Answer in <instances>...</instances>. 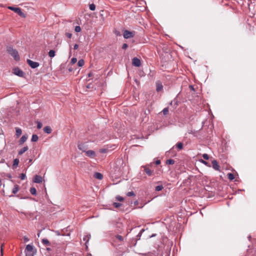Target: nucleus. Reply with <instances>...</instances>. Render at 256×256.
I'll return each instance as SVG.
<instances>
[{
	"instance_id": "11",
	"label": "nucleus",
	"mask_w": 256,
	"mask_h": 256,
	"mask_svg": "<svg viewBox=\"0 0 256 256\" xmlns=\"http://www.w3.org/2000/svg\"><path fill=\"white\" fill-rule=\"evenodd\" d=\"M86 154L87 156H89L92 158H94L96 156L95 152L92 150H86Z\"/></svg>"
},
{
	"instance_id": "4",
	"label": "nucleus",
	"mask_w": 256,
	"mask_h": 256,
	"mask_svg": "<svg viewBox=\"0 0 256 256\" xmlns=\"http://www.w3.org/2000/svg\"><path fill=\"white\" fill-rule=\"evenodd\" d=\"M13 73L21 78H24L25 76V73L18 67L13 69Z\"/></svg>"
},
{
	"instance_id": "24",
	"label": "nucleus",
	"mask_w": 256,
	"mask_h": 256,
	"mask_svg": "<svg viewBox=\"0 0 256 256\" xmlns=\"http://www.w3.org/2000/svg\"><path fill=\"white\" fill-rule=\"evenodd\" d=\"M90 238V234H87L84 236L83 238V240L86 242V244L88 242Z\"/></svg>"
},
{
	"instance_id": "3",
	"label": "nucleus",
	"mask_w": 256,
	"mask_h": 256,
	"mask_svg": "<svg viewBox=\"0 0 256 256\" xmlns=\"http://www.w3.org/2000/svg\"><path fill=\"white\" fill-rule=\"evenodd\" d=\"M8 8L14 12L18 14L22 18L26 17V14L22 11L21 8H15L13 6H8Z\"/></svg>"
},
{
	"instance_id": "50",
	"label": "nucleus",
	"mask_w": 256,
	"mask_h": 256,
	"mask_svg": "<svg viewBox=\"0 0 256 256\" xmlns=\"http://www.w3.org/2000/svg\"><path fill=\"white\" fill-rule=\"evenodd\" d=\"M114 33L116 34V36H120V33L119 31L118 30H115L114 31Z\"/></svg>"
},
{
	"instance_id": "63",
	"label": "nucleus",
	"mask_w": 256,
	"mask_h": 256,
	"mask_svg": "<svg viewBox=\"0 0 256 256\" xmlns=\"http://www.w3.org/2000/svg\"><path fill=\"white\" fill-rule=\"evenodd\" d=\"M158 158H154L153 160H158Z\"/></svg>"
},
{
	"instance_id": "49",
	"label": "nucleus",
	"mask_w": 256,
	"mask_h": 256,
	"mask_svg": "<svg viewBox=\"0 0 256 256\" xmlns=\"http://www.w3.org/2000/svg\"><path fill=\"white\" fill-rule=\"evenodd\" d=\"M128 47V45L126 44V43L124 44H122V49H124L125 50V49L127 48Z\"/></svg>"
},
{
	"instance_id": "17",
	"label": "nucleus",
	"mask_w": 256,
	"mask_h": 256,
	"mask_svg": "<svg viewBox=\"0 0 256 256\" xmlns=\"http://www.w3.org/2000/svg\"><path fill=\"white\" fill-rule=\"evenodd\" d=\"M143 168H144V172L149 176H152V171L148 167L146 166H144Z\"/></svg>"
},
{
	"instance_id": "9",
	"label": "nucleus",
	"mask_w": 256,
	"mask_h": 256,
	"mask_svg": "<svg viewBox=\"0 0 256 256\" xmlns=\"http://www.w3.org/2000/svg\"><path fill=\"white\" fill-rule=\"evenodd\" d=\"M78 149L82 152H86L88 149V146L86 144L80 143L78 144Z\"/></svg>"
},
{
	"instance_id": "54",
	"label": "nucleus",
	"mask_w": 256,
	"mask_h": 256,
	"mask_svg": "<svg viewBox=\"0 0 256 256\" xmlns=\"http://www.w3.org/2000/svg\"><path fill=\"white\" fill-rule=\"evenodd\" d=\"M144 231V229H142L140 232H140V236H142V234L143 233V232Z\"/></svg>"
},
{
	"instance_id": "39",
	"label": "nucleus",
	"mask_w": 256,
	"mask_h": 256,
	"mask_svg": "<svg viewBox=\"0 0 256 256\" xmlns=\"http://www.w3.org/2000/svg\"><path fill=\"white\" fill-rule=\"evenodd\" d=\"M113 206L115 208H118L122 206V204L120 203H119V202H114L113 203Z\"/></svg>"
},
{
	"instance_id": "44",
	"label": "nucleus",
	"mask_w": 256,
	"mask_h": 256,
	"mask_svg": "<svg viewBox=\"0 0 256 256\" xmlns=\"http://www.w3.org/2000/svg\"><path fill=\"white\" fill-rule=\"evenodd\" d=\"M26 177V176L25 174H21L20 176V178L22 180H24L25 179Z\"/></svg>"
},
{
	"instance_id": "27",
	"label": "nucleus",
	"mask_w": 256,
	"mask_h": 256,
	"mask_svg": "<svg viewBox=\"0 0 256 256\" xmlns=\"http://www.w3.org/2000/svg\"><path fill=\"white\" fill-rule=\"evenodd\" d=\"M30 192L32 194L36 196V190L35 188L32 187L30 188Z\"/></svg>"
},
{
	"instance_id": "48",
	"label": "nucleus",
	"mask_w": 256,
	"mask_h": 256,
	"mask_svg": "<svg viewBox=\"0 0 256 256\" xmlns=\"http://www.w3.org/2000/svg\"><path fill=\"white\" fill-rule=\"evenodd\" d=\"M166 164H174L175 161H166Z\"/></svg>"
},
{
	"instance_id": "55",
	"label": "nucleus",
	"mask_w": 256,
	"mask_h": 256,
	"mask_svg": "<svg viewBox=\"0 0 256 256\" xmlns=\"http://www.w3.org/2000/svg\"><path fill=\"white\" fill-rule=\"evenodd\" d=\"M162 49H163V50H164V52H166V53L168 52V51L167 50L168 49L164 47V48H162Z\"/></svg>"
},
{
	"instance_id": "23",
	"label": "nucleus",
	"mask_w": 256,
	"mask_h": 256,
	"mask_svg": "<svg viewBox=\"0 0 256 256\" xmlns=\"http://www.w3.org/2000/svg\"><path fill=\"white\" fill-rule=\"evenodd\" d=\"M33 246L32 245L28 244L26 246L25 252H32Z\"/></svg>"
},
{
	"instance_id": "47",
	"label": "nucleus",
	"mask_w": 256,
	"mask_h": 256,
	"mask_svg": "<svg viewBox=\"0 0 256 256\" xmlns=\"http://www.w3.org/2000/svg\"><path fill=\"white\" fill-rule=\"evenodd\" d=\"M65 35L66 37L68 38H70L72 36V34L69 32H66L65 34Z\"/></svg>"
},
{
	"instance_id": "64",
	"label": "nucleus",
	"mask_w": 256,
	"mask_h": 256,
	"mask_svg": "<svg viewBox=\"0 0 256 256\" xmlns=\"http://www.w3.org/2000/svg\"><path fill=\"white\" fill-rule=\"evenodd\" d=\"M250 238H251V236H248V240H250Z\"/></svg>"
},
{
	"instance_id": "45",
	"label": "nucleus",
	"mask_w": 256,
	"mask_h": 256,
	"mask_svg": "<svg viewBox=\"0 0 256 256\" xmlns=\"http://www.w3.org/2000/svg\"><path fill=\"white\" fill-rule=\"evenodd\" d=\"M116 238L120 240V241H122L124 240L123 237L122 236L120 235H117L116 236Z\"/></svg>"
},
{
	"instance_id": "13",
	"label": "nucleus",
	"mask_w": 256,
	"mask_h": 256,
	"mask_svg": "<svg viewBox=\"0 0 256 256\" xmlns=\"http://www.w3.org/2000/svg\"><path fill=\"white\" fill-rule=\"evenodd\" d=\"M156 90L157 92L162 91L163 89V86L162 84L158 82H156Z\"/></svg>"
},
{
	"instance_id": "33",
	"label": "nucleus",
	"mask_w": 256,
	"mask_h": 256,
	"mask_svg": "<svg viewBox=\"0 0 256 256\" xmlns=\"http://www.w3.org/2000/svg\"><path fill=\"white\" fill-rule=\"evenodd\" d=\"M173 102H174V108H176V106L178 104V100L176 98H174L173 100Z\"/></svg>"
},
{
	"instance_id": "51",
	"label": "nucleus",
	"mask_w": 256,
	"mask_h": 256,
	"mask_svg": "<svg viewBox=\"0 0 256 256\" xmlns=\"http://www.w3.org/2000/svg\"><path fill=\"white\" fill-rule=\"evenodd\" d=\"M24 242H28L29 239H28V238L27 236H24Z\"/></svg>"
},
{
	"instance_id": "58",
	"label": "nucleus",
	"mask_w": 256,
	"mask_h": 256,
	"mask_svg": "<svg viewBox=\"0 0 256 256\" xmlns=\"http://www.w3.org/2000/svg\"><path fill=\"white\" fill-rule=\"evenodd\" d=\"M141 236H140V232L137 234L136 236V237L138 238V240H139L140 238V237Z\"/></svg>"
},
{
	"instance_id": "1",
	"label": "nucleus",
	"mask_w": 256,
	"mask_h": 256,
	"mask_svg": "<svg viewBox=\"0 0 256 256\" xmlns=\"http://www.w3.org/2000/svg\"><path fill=\"white\" fill-rule=\"evenodd\" d=\"M183 147H184V144L182 142H178L169 151H168L166 152V160H172V157L176 155V153L174 152L175 148L178 149V150H180L183 148Z\"/></svg>"
},
{
	"instance_id": "6",
	"label": "nucleus",
	"mask_w": 256,
	"mask_h": 256,
	"mask_svg": "<svg viewBox=\"0 0 256 256\" xmlns=\"http://www.w3.org/2000/svg\"><path fill=\"white\" fill-rule=\"evenodd\" d=\"M28 64L32 68H35L40 66V64L38 62H34L28 59L26 60Z\"/></svg>"
},
{
	"instance_id": "40",
	"label": "nucleus",
	"mask_w": 256,
	"mask_h": 256,
	"mask_svg": "<svg viewBox=\"0 0 256 256\" xmlns=\"http://www.w3.org/2000/svg\"><path fill=\"white\" fill-rule=\"evenodd\" d=\"M26 256H34L32 252H25Z\"/></svg>"
},
{
	"instance_id": "30",
	"label": "nucleus",
	"mask_w": 256,
	"mask_h": 256,
	"mask_svg": "<svg viewBox=\"0 0 256 256\" xmlns=\"http://www.w3.org/2000/svg\"><path fill=\"white\" fill-rule=\"evenodd\" d=\"M228 178L230 180H232L234 178V175L232 173H228Z\"/></svg>"
},
{
	"instance_id": "62",
	"label": "nucleus",
	"mask_w": 256,
	"mask_h": 256,
	"mask_svg": "<svg viewBox=\"0 0 256 256\" xmlns=\"http://www.w3.org/2000/svg\"><path fill=\"white\" fill-rule=\"evenodd\" d=\"M156 236V234H153L152 236H150V238L155 236Z\"/></svg>"
},
{
	"instance_id": "37",
	"label": "nucleus",
	"mask_w": 256,
	"mask_h": 256,
	"mask_svg": "<svg viewBox=\"0 0 256 256\" xmlns=\"http://www.w3.org/2000/svg\"><path fill=\"white\" fill-rule=\"evenodd\" d=\"M162 188H163V186L162 185H159L156 187L155 190L156 191H160V190H162Z\"/></svg>"
},
{
	"instance_id": "35",
	"label": "nucleus",
	"mask_w": 256,
	"mask_h": 256,
	"mask_svg": "<svg viewBox=\"0 0 256 256\" xmlns=\"http://www.w3.org/2000/svg\"><path fill=\"white\" fill-rule=\"evenodd\" d=\"M128 196H136L134 192L133 191L129 192L126 194Z\"/></svg>"
},
{
	"instance_id": "36",
	"label": "nucleus",
	"mask_w": 256,
	"mask_h": 256,
	"mask_svg": "<svg viewBox=\"0 0 256 256\" xmlns=\"http://www.w3.org/2000/svg\"><path fill=\"white\" fill-rule=\"evenodd\" d=\"M162 112L163 114H164V115H165V116H166V114H168V107H167V108H164L162 110Z\"/></svg>"
},
{
	"instance_id": "14",
	"label": "nucleus",
	"mask_w": 256,
	"mask_h": 256,
	"mask_svg": "<svg viewBox=\"0 0 256 256\" xmlns=\"http://www.w3.org/2000/svg\"><path fill=\"white\" fill-rule=\"evenodd\" d=\"M106 148L108 149V152L114 150L116 148V144H108L105 146Z\"/></svg>"
},
{
	"instance_id": "20",
	"label": "nucleus",
	"mask_w": 256,
	"mask_h": 256,
	"mask_svg": "<svg viewBox=\"0 0 256 256\" xmlns=\"http://www.w3.org/2000/svg\"><path fill=\"white\" fill-rule=\"evenodd\" d=\"M44 131L45 133L50 134L52 132V130L50 126H46L44 128Z\"/></svg>"
},
{
	"instance_id": "25",
	"label": "nucleus",
	"mask_w": 256,
	"mask_h": 256,
	"mask_svg": "<svg viewBox=\"0 0 256 256\" xmlns=\"http://www.w3.org/2000/svg\"><path fill=\"white\" fill-rule=\"evenodd\" d=\"M56 55V52L54 50H50L48 52V56L50 58H54Z\"/></svg>"
},
{
	"instance_id": "52",
	"label": "nucleus",
	"mask_w": 256,
	"mask_h": 256,
	"mask_svg": "<svg viewBox=\"0 0 256 256\" xmlns=\"http://www.w3.org/2000/svg\"><path fill=\"white\" fill-rule=\"evenodd\" d=\"M78 48V44H75L74 46V50H77Z\"/></svg>"
},
{
	"instance_id": "31",
	"label": "nucleus",
	"mask_w": 256,
	"mask_h": 256,
	"mask_svg": "<svg viewBox=\"0 0 256 256\" xmlns=\"http://www.w3.org/2000/svg\"><path fill=\"white\" fill-rule=\"evenodd\" d=\"M19 161H14V164L12 166V169L16 168L18 165Z\"/></svg>"
},
{
	"instance_id": "21",
	"label": "nucleus",
	"mask_w": 256,
	"mask_h": 256,
	"mask_svg": "<svg viewBox=\"0 0 256 256\" xmlns=\"http://www.w3.org/2000/svg\"><path fill=\"white\" fill-rule=\"evenodd\" d=\"M19 186L18 185V184H15L14 186V187L12 189V192L14 194H16L18 191L19 190Z\"/></svg>"
},
{
	"instance_id": "29",
	"label": "nucleus",
	"mask_w": 256,
	"mask_h": 256,
	"mask_svg": "<svg viewBox=\"0 0 256 256\" xmlns=\"http://www.w3.org/2000/svg\"><path fill=\"white\" fill-rule=\"evenodd\" d=\"M84 64V61L83 59H80L78 60V64L79 66H82Z\"/></svg>"
},
{
	"instance_id": "5",
	"label": "nucleus",
	"mask_w": 256,
	"mask_h": 256,
	"mask_svg": "<svg viewBox=\"0 0 256 256\" xmlns=\"http://www.w3.org/2000/svg\"><path fill=\"white\" fill-rule=\"evenodd\" d=\"M135 35V32H130L128 30H124L123 33L124 38L128 39L134 37Z\"/></svg>"
},
{
	"instance_id": "2",
	"label": "nucleus",
	"mask_w": 256,
	"mask_h": 256,
	"mask_svg": "<svg viewBox=\"0 0 256 256\" xmlns=\"http://www.w3.org/2000/svg\"><path fill=\"white\" fill-rule=\"evenodd\" d=\"M6 51L9 54L14 58L15 60L18 61L20 60L18 50L14 49L12 46H7Z\"/></svg>"
},
{
	"instance_id": "38",
	"label": "nucleus",
	"mask_w": 256,
	"mask_h": 256,
	"mask_svg": "<svg viewBox=\"0 0 256 256\" xmlns=\"http://www.w3.org/2000/svg\"><path fill=\"white\" fill-rule=\"evenodd\" d=\"M116 200L120 202H122L124 200V198L121 196H118L116 198Z\"/></svg>"
},
{
	"instance_id": "10",
	"label": "nucleus",
	"mask_w": 256,
	"mask_h": 256,
	"mask_svg": "<svg viewBox=\"0 0 256 256\" xmlns=\"http://www.w3.org/2000/svg\"><path fill=\"white\" fill-rule=\"evenodd\" d=\"M202 158H203L206 160H208L209 158V156L206 154H198L196 156V160H202Z\"/></svg>"
},
{
	"instance_id": "12",
	"label": "nucleus",
	"mask_w": 256,
	"mask_h": 256,
	"mask_svg": "<svg viewBox=\"0 0 256 256\" xmlns=\"http://www.w3.org/2000/svg\"><path fill=\"white\" fill-rule=\"evenodd\" d=\"M212 166L216 170L220 171V166L217 161H212Z\"/></svg>"
},
{
	"instance_id": "16",
	"label": "nucleus",
	"mask_w": 256,
	"mask_h": 256,
	"mask_svg": "<svg viewBox=\"0 0 256 256\" xmlns=\"http://www.w3.org/2000/svg\"><path fill=\"white\" fill-rule=\"evenodd\" d=\"M94 177L99 180H101L103 178L102 174L101 173L98 172H96L94 174Z\"/></svg>"
},
{
	"instance_id": "19",
	"label": "nucleus",
	"mask_w": 256,
	"mask_h": 256,
	"mask_svg": "<svg viewBox=\"0 0 256 256\" xmlns=\"http://www.w3.org/2000/svg\"><path fill=\"white\" fill-rule=\"evenodd\" d=\"M22 134V130L19 128H16V136L18 138Z\"/></svg>"
},
{
	"instance_id": "22",
	"label": "nucleus",
	"mask_w": 256,
	"mask_h": 256,
	"mask_svg": "<svg viewBox=\"0 0 256 256\" xmlns=\"http://www.w3.org/2000/svg\"><path fill=\"white\" fill-rule=\"evenodd\" d=\"M100 152L102 154H105L108 152V149L106 148L105 146H104L102 148H101L99 150Z\"/></svg>"
},
{
	"instance_id": "59",
	"label": "nucleus",
	"mask_w": 256,
	"mask_h": 256,
	"mask_svg": "<svg viewBox=\"0 0 256 256\" xmlns=\"http://www.w3.org/2000/svg\"><path fill=\"white\" fill-rule=\"evenodd\" d=\"M92 76V74L91 73V72L89 73L88 74V77H90Z\"/></svg>"
},
{
	"instance_id": "41",
	"label": "nucleus",
	"mask_w": 256,
	"mask_h": 256,
	"mask_svg": "<svg viewBox=\"0 0 256 256\" xmlns=\"http://www.w3.org/2000/svg\"><path fill=\"white\" fill-rule=\"evenodd\" d=\"M42 124L41 122L38 121L37 122V128L38 129H40L42 128Z\"/></svg>"
},
{
	"instance_id": "43",
	"label": "nucleus",
	"mask_w": 256,
	"mask_h": 256,
	"mask_svg": "<svg viewBox=\"0 0 256 256\" xmlns=\"http://www.w3.org/2000/svg\"><path fill=\"white\" fill-rule=\"evenodd\" d=\"M77 62V58H72V59H71V61H70V62L72 64H74L75 63H76Z\"/></svg>"
},
{
	"instance_id": "42",
	"label": "nucleus",
	"mask_w": 256,
	"mask_h": 256,
	"mask_svg": "<svg viewBox=\"0 0 256 256\" xmlns=\"http://www.w3.org/2000/svg\"><path fill=\"white\" fill-rule=\"evenodd\" d=\"M74 30L77 32H80L81 31V28L78 26H76Z\"/></svg>"
},
{
	"instance_id": "56",
	"label": "nucleus",
	"mask_w": 256,
	"mask_h": 256,
	"mask_svg": "<svg viewBox=\"0 0 256 256\" xmlns=\"http://www.w3.org/2000/svg\"><path fill=\"white\" fill-rule=\"evenodd\" d=\"M73 70H74V68H72V67H70V68H68V71H69L70 72H72V71H73Z\"/></svg>"
},
{
	"instance_id": "18",
	"label": "nucleus",
	"mask_w": 256,
	"mask_h": 256,
	"mask_svg": "<svg viewBox=\"0 0 256 256\" xmlns=\"http://www.w3.org/2000/svg\"><path fill=\"white\" fill-rule=\"evenodd\" d=\"M28 146H24V148H22V149H20L18 152V154L19 155H22V154L24 152H25L26 151H27L28 150Z\"/></svg>"
},
{
	"instance_id": "8",
	"label": "nucleus",
	"mask_w": 256,
	"mask_h": 256,
	"mask_svg": "<svg viewBox=\"0 0 256 256\" xmlns=\"http://www.w3.org/2000/svg\"><path fill=\"white\" fill-rule=\"evenodd\" d=\"M33 182L36 184H40L42 182V178L40 175H36L33 178Z\"/></svg>"
},
{
	"instance_id": "57",
	"label": "nucleus",
	"mask_w": 256,
	"mask_h": 256,
	"mask_svg": "<svg viewBox=\"0 0 256 256\" xmlns=\"http://www.w3.org/2000/svg\"><path fill=\"white\" fill-rule=\"evenodd\" d=\"M160 162H161V161H156V165H159L160 164Z\"/></svg>"
},
{
	"instance_id": "61",
	"label": "nucleus",
	"mask_w": 256,
	"mask_h": 256,
	"mask_svg": "<svg viewBox=\"0 0 256 256\" xmlns=\"http://www.w3.org/2000/svg\"><path fill=\"white\" fill-rule=\"evenodd\" d=\"M8 177L9 178H12V176L10 174H8Z\"/></svg>"
},
{
	"instance_id": "53",
	"label": "nucleus",
	"mask_w": 256,
	"mask_h": 256,
	"mask_svg": "<svg viewBox=\"0 0 256 256\" xmlns=\"http://www.w3.org/2000/svg\"><path fill=\"white\" fill-rule=\"evenodd\" d=\"M189 88H190V90H192L194 91V86L190 85L189 86Z\"/></svg>"
},
{
	"instance_id": "26",
	"label": "nucleus",
	"mask_w": 256,
	"mask_h": 256,
	"mask_svg": "<svg viewBox=\"0 0 256 256\" xmlns=\"http://www.w3.org/2000/svg\"><path fill=\"white\" fill-rule=\"evenodd\" d=\"M38 137L36 134H33L31 139V141L32 142H36L38 140Z\"/></svg>"
},
{
	"instance_id": "32",
	"label": "nucleus",
	"mask_w": 256,
	"mask_h": 256,
	"mask_svg": "<svg viewBox=\"0 0 256 256\" xmlns=\"http://www.w3.org/2000/svg\"><path fill=\"white\" fill-rule=\"evenodd\" d=\"M200 162H202L206 166L210 167L211 166V164L210 162V161H200Z\"/></svg>"
},
{
	"instance_id": "46",
	"label": "nucleus",
	"mask_w": 256,
	"mask_h": 256,
	"mask_svg": "<svg viewBox=\"0 0 256 256\" xmlns=\"http://www.w3.org/2000/svg\"><path fill=\"white\" fill-rule=\"evenodd\" d=\"M197 132H198V131L190 130H189L188 133L192 134H194V136H196V133Z\"/></svg>"
},
{
	"instance_id": "15",
	"label": "nucleus",
	"mask_w": 256,
	"mask_h": 256,
	"mask_svg": "<svg viewBox=\"0 0 256 256\" xmlns=\"http://www.w3.org/2000/svg\"><path fill=\"white\" fill-rule=\"evenodd\" d=\"M28 136L26 134L23 135L19 140V144H22L27 140Z\"/></svg>"
},
{
	"instance_id": "60",
	"label": "nucleus",
	"mask_w": 256,
	"mask_h": 256,
	"mask_svg": "<svg viewBox=\"0 0 256 256\" xmlns=\"http://www.w3.org/2000/svg\"><path fill=\"white\" fill-rule=\"evenodd\" d=\"M170 105L171 106H174V102H173V100H172L170 103Z\"/></svg>"
},
{
	"instance_id": "34",
	"label": "nucleus",
	"mask_w": 256,
	"mask_h": 256,
	"mask_svg": "<svg viewBox=\"0 0 256 256\" xmlns=\"http://www.w3.org/2000/svg\"><path fill=\"white\" fill-rule=\"evenodd\" d=\"M89 8L91 10H94L96 9V5L94 4H92L89 5Z\"/></svg>"
},
{
	"instance_id": "28",
	"label": "nucleus",
	"mask_w": 256,
	"mask_h": 256,
	"mask_svg": "<svg viewBox=\"0 0 256 256\" xmlns=\"http://www.w3.org/2000/svg\"><path fill=\"white\" fill-rule=\"evenodd\" d=\"M42 243L44 244V245H48V246H50V242L48 241V240L46 238H43L42 240Z\"/></svg>"
},
{
	"instance_id": "7",
	"label": "nucleus",
	"mask_w": 256,
	"mask_h": 256,
	"mask_svg": "<svg viewBox=\"0 0 256 256\" xmlns=\"http://www.w3.org/2000/svg\"><path fill=\"white\" fill-rule=\"evenodd\" d=\"M132 64L138 67L140 66L141 62L138 58L134 57L132 60Z\"/></svg>"
}]
</instances>
